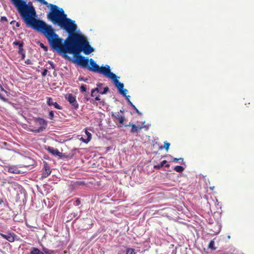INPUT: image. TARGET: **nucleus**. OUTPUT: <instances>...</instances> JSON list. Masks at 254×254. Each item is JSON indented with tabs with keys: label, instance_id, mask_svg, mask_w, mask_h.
<instances>
[{
	"label": "nucleus",
	"instance_id": "1",
	"mask_svg": "<svg viewBox=\"0 0 254 254\" xmlns=\"http://www.w3.org/2000/svg\"><path fill=\"white\" fill-rule=\"evenodd\" d=\"M26 26L43 33L47 38L51 48L58 52L65 54L81 50L80 44L82 38L80 34L75 32L68 33L69 36L64 42L63 39L55 32L52 26L47 25L42 20L35 18Z\"/></svg>",
	"mask_w": 254,
	"mask_h": 254
},
{
	"label": "nucleus",
	"instance_id": "2",
	"mask_svg": "<svg viewBox=\"0 0 254 254\" xmlns=\"http://www.w3.org/2000/svg\"><path fill=\"white\" fill-rule=\"evenodd\" d=\"M50 11L47 14V18L50 21L67 33L76 32L77 25L75 21L67 18L63 8L55 4H50Z\"/></svg>",
	"mask_w": 254,
	"mask_h": 254
},
{
	"label": "nucleus",
	"instance_id": "3",
	"mask_svg": "<svg viewBox=\"0 0 254 254\" xmlns=\"http://www.w3.org/2000/svg\"><path fill=\"white\" fill-rule=\"evenodd\" d=\"M10 0L16 7L26 25L35 18L36 12L31 3L29 2L27 4L23 0Z\"/></svg>",
	"mask_w": 254,
	"mask_h": 254
},
{
	"label": "nucleus",
	"instance_id": "4",
	"mask_svg": "<svg viewBox=\"0 0 254 254\" xmlns=\"http://www.w3.org/2000/svg\"><path fill=\"white\" fill-rule=\"evenodd\" d=\"M81 38L82 42L80 44V49L81 50H79L77 52L74 53H70L74 55L75 58V62L77 64L81 66L83 68H87L89 60L87 57H83L80 56L79 54L81 52H83L85 55H89L94 51V49L89 45V43L86 38L82 35Z\"/></svg>",
	"mask_w": 254,
	"mask_h": 254
},
{
	"label": "nucleus",
	"instance_id": "5",
	"mask_svg": "<svg viewBox=\"0 0 254 254\" xmlns=\"http://www.w3.org/2000/svg\"><path fill=\"white\" fill-rule=\"evenodd\" d=\"M36 121L38 122L39 124L41 126L38 128L32 129L31 130L35 133H40L43 131L47 127V122L44 119L38 118L36 119Z\"/></svg>",
	"mask_w": 254,
	"mask_h": 254
},
{
	"label": "nucleus",
	"instance_id": "6",
	"mask_svg": "<svg viewBox=\"0 0 254 254\" xmlns=\"http://www.w3.org/2000/svg\"><path fill=\"white\" fill-rule=\"evenodd\" d=\"M112 117L115 122L118 121L121 125H123L126 121L125 117L120 114L119 112L112 113Z\"/></svg>",
	"mask_w": 254,
	"mask_h": 254
},
{
	"label": "nucleus",
	"instance_id": "7",
	"mask_svg": "<svg viewBox=\"0 0 254 254\" xmlns=\"http://www.w3.org/2000/svg\"><path fill=\"white\" fill-rule=\"evenodd\" d=\"M90 66H87V69L91 71L97 72L99 71V66L96 63V62L92 59L89 60Z\"/></svg>",
	"mask_w": 254,
	"mask_h": 254
},
{
	"label": "nucleus",
	"instance_id": "8",
	"mask_svg": "<svg viewBox=\"0 0 254 254\" xmlns=\"http://www.w3.org/2000/svg\"><path fill=\"white\" fill-rule=\"evenodd\" d=\"M66 99L69 103L71 104L75 109H76L78 108L79 105L76 100L75 97L72 94H69Z\"/></svg>",
	"mask_w": 254,
	"mask_h": 254
},
{
	"label": "nucleus",
	"instance_id": "9",
	"mask_svg": "<svg viewBox=\"0 0 254 254\" xmlns=\"http://www.w3.org/2000/svg\"><path fill=\"white\" fill-rule=\"evenodd\" d=\"M0 236L9 242H13L15 241V234L13 233H9L8 235H4L0 233Z\"/></svg>",
	"mask_w": 254,
	"mask_h": 254
},
{
	"label": "nucleus",
	"instance_id": "10",
	"mask_svg": "<svg viewBox=\"0 0 254 254\" xmlns=\"http://www.w3.org/2000/svg\"><path fill=\"white\" fill-rule=\"evenodd\" d=\"M47 104L49 106H54L55 108L57 109L61 110L62 108L57 102H54L53 99L51 97H47Z\"/></svg>",
	"mask_w": 254,
	"mask_h": 254
},
{
	"label": "nucleus",
	"instance_id": "11",
	"mask_svg": "<svg viewBox=\"0 0 254 254\" xmlns=\"http://www.w3.org/2000/svg\"><path fill=\"white\" fill-rule=\"evenodd\" d=\"M110 71V66L108 65L106 66H101L99 67V71L97 73H101L104 74L105 76H107L109 72Z\"/></svg>",
	"mask_w": 254,
	"mask_h": 254
},
{
	"label": "nucleus",
	"instance_id": "12",
	"mask_svg": "<svg viewBox=\"0 0 254 254\" xmlns=\"http://www.w3.org/2000/svg\"><path fill=\"white\" fill-rule=\"evenodd\" d=\"M125 127H131V128L130 130V132L131 133H134L136 132H137L139 130L141 129L142 127H137L134 124H131L130 123H129L128 125H126L125 126Z\"/></svg>",
	"mask_w": 254,
	"mask_h": 254
},
{
	"label": "nucleus",
	"instance_id": "13",
	"mask_svg": "<svg viewBox=\"0 0 254 254\" xmlns=\"http://www.w3.org/2000/svg\"><path fill=\"white\" fill-rule=\"evenodd\" d=\"M8 172L10 173L19 174L21 171L18 169L16 166H10L8 167Z\"/></svg>",
	"mask_w": 254,
	"mask_h": 254
},
{
	"label": "nucleus",
	"instance_id": "14",
	"mask_svg": "<svg viewBox=\"0 0 254 254\" xmlns=\"http://www.w3.org/2000/svg\"><path fill=\"white\" fill-rule=\"evenodd\" d=\"M47 151L52 154L55 156H61V153L57 149H55L52 147L49 146L47 148Z\"/></svg>",
	"mask_w": 254,
	"mask_h": 254
},
{
	"label": "nucleus",
	"instance_id": "15",
	"mask_svg": "<svg viewBox=\"0 0 254 254\" xmlns=\"http://www.w3.org/2000/svg\"><path fill=\"white\" fill-rule=\"evenodd\" d=\"M13 45L14 46H17L19 48V50L18 51V53H22V51H24V49L23 48L24 43L23 42H20L19 41H15L12 43Z\"/></svg>",
	"mask_w": 254,
	"mask_h": 254
},
{
	"label": "nucleus",
	"instance_id": "16",
	"mask_svg": "<svg viewBox=\"0 0 254 254\" xmlns=\"http://www.w3.org/2000/svg\"><path fill=\"white\" fill-rule=\"evenodd\" d=\"M30 254H44V253L40 251L38 248L33 247L31 249Z\"/></svg>",
	"mask_w": 254,
	"mask_h": 254
},
{
	"label": "nucleus",
	"instance_id": "17",
	"mask_svg": "<svg viewBox=\"0 0 254 254\" xmlns=\"http://www.w3.org/2000/svg\"><path fill=\"white\" fill-rule=\"evenodd\" d=\"M112 79L115 83L116 81L118 80L117 79V76L114 73L111 72V71L109 72V74L106 76Z\"/></svg>",
	"mask_w": 254,
	"mask_h": 254
},
{
	"label": "nucleus",
	"instance_id": "18",
	"mask_svg": "<svg viewBox=\"0 0 254 254\" xmlns=\"http://www.w3.org/2000/svg\"><path fill=\"white\" fill-rule=\"evenodd\" d=\"M114 83L116 86L118 88L119 91H120V90H122L123 88H124V84L120 82L118 80L116 81V82Z\"/></svg>",
	"mask_w": 254,
	"mask_h": 254
},
{
	"label": "nucleus",
	"instance_id": "19",
	"mask_svg": "<svg viewBox=\"0 0 254 254\" xmlns=\"http://www.w3.org/2000/svg\"><path fill=\"white\" fill-rule=\"evenodd\" d=\"M85 133L87 135V138L86 139H84L83 138H81V139H82L84 142L87 143L91 139V134L87 130L85 131Z\"/></svg>",
	"mask_w": 254,
	"mask_h": 254
},
{
	"label": "nucleus",
	"instance_id": "20",
	"mask_svg": "<svg viewBox=\"0 0 254 254\" xmlns=\"http://www.w3.org/2000/svg\"><path fill=\"white\" fill-rule=\"evenodd\" d=\"M166 162H167L166 160H163L160 164H158L157 165H155L154 166V168L160 169L164 166V164H165L166 163Z\"/></svg>",
	"mask_w": 254,
	"mask_h": 254
},
{
	"label": "nucleus",
	"instance_id": "21",
	"mask_svg": "<svg viewBox=\"0 0 254 254\" xmlns=\"http://www.w3.org/2000/svg\"><path fill=\"white\" fill-rule=\"evenodd\" d=\"M51 170L49 168H45V171L42 173V177L44 178L47 177L51 174Z\"/></svg>",
	"mask_w": 254,
	"mask_h": 254
},
{
	"label": "nucleus",
	"instance_id": "22",
	"mask_svg": "<svg viewBox=\"0 0 254 254\" xmlns=\"http://www.w3.org/2000/svg\"><path fill=\"white\" fill-rule=\"evenodd\" d=\"M208 248L212 250H216V248L215 247V243L213 240H211L208 245Z\"/></svg>",
	"mask_w": 254,
	"mask_h": 254
},
{
	"label": "nucleus",
	"instance_id": "23",
	"mask_svg": "<svg viewBox=\"0 0 254 254\" xmlns=\"http://www.w3.org/2000/svg\"><path fill=\"white\" fill-rule=\"evenodd\" d=\"M174 170L179 173L183 172L184 170V168L181 166H176L174 168Z\"/></svg>",
	"mask_w": 254,
	"mask_h": 254
},
{
	"label": "nucleus",
	"instance_id": "24",
	"mask_svg": "<svg viewBox=\"0 0 254 254\" xmlns=\"http://www.w3.org/2000/svg\"><path fill=\"white\" fill-rule=\"evenodd\" d=\"M135 249L133 248H127L126 254H135Z\"/></svg>",
	"mask_w": 254,
	"mask_h": 254
},
{
	"label": "nucleus",
	"instance_id": "25",
	"mask_svg": "<svg viewBox=\"0 0 254 254\" xmlns=\"http://www.w3.org/2000/svg\"><path fill=\"white\" fill-rule=\"evenodd\" d=\"M130 106L133 109L136 113L139 115H141L142 114L139 111V110L136 108V107L132 104V102H130Z\"/></svg>",
	"mask_w": 254,
	"mask_h": 254
},
{
	"label": "nucleus",
	"instance_id": "26",
	"mask_svg": "<svg viewBox=\"0 0 254 254\" xmlns=\"http://www.w3.org/2000/svg\"><path fill=\"white\" fill-rule=\"evenodd\" d=\"M96 92H97V93L99 92V89L98 88H96L95 89H92V90L91 91V96H92V97L96 96V95L95 94Z\"/></svg>",
	"mask_w": 254,
	"mask_h": 254
},
{
	"label": "nucleus",
	"instance_id": "27",
	"mask_svg": "<svg viewBox=\"0 0 254 254\" xmlns=\"http://www.w3.org/2000/svg\"><path fill=\"white\" fill-rule=\"evenodd\" d=\"M170 145V143L167 141H165L164 142V148H165V150L167 152L169 150V147Z\"/></svg>",
	"mask_w": 254,
	"mask_h": 254
},
{
	"label": "nucleus",
	"instance_id": "28",
	"mask_svg": "<svg viewBox=\"0 0 254 254\" xmlns=\"http://www.w3.org/2000/svg\"><path fill=\"white\" fill-rule=\"evenodd\" d=\"M39 2H40V3L46 5L47 7H50V5L51 4L50 3H48L47 1H46L45 0H39L38 1Z\"/></svg>",
	"mask_w": 254,
	"mask_h": 254
},
{
	"label": "nucleus",
	"instance_id": "29",
	"mask_svg": "<svg viewBox=\"0 0 254 254\" xmlns=\"http://www.w3.org/2000/svg\"><path fill=\"white\" fill-rule=\"evenodd\" d=\"M119 92L123 96H126V94L127 92V90L126 89L123 88L122 90H120V91Z\"/></svg>",
	"mask_w": 254,
	"mask_h": 254
},
{
	"label": "nucleus",
	"instance_id": "30",
	"mask_svg": "<svg viewBox=\"0 0 254 254\" xmlns=\"http://www.w3.org/2000/svg\"><path fill=\"white\" fill-rule=\"evenodd\" d=\"M80 90L81 92H84L86 91V86L85 85L82 84L80 87Z\"/></svg>",
	"mask_w": 254,
	"mask_h": 254
},
{
	"label": "nucleus",
	"instance_id": "31",
	"mask_svg": "<svg viewBox=\"0 0 254 254\" xmlns=\"http://www.w3.org/2000/svg\"><path fill=\"white\" fill-rule=\"evenodd\" d=\"M108 90H109V88L108 87H105L104 88L103 91L102 92L99 91V93H100L102 94H104L106 93L108 91Z\"/></svg>",
	"mask_w": 254,
	"mask_h": 254
},
{
	"label": "nucleus",
	"instance_id": "32",
	"mask_svg": "<svg viewBox=\"0 0 254 254\" xmlns=\"http://www.w3.org/2000/svg\"><path fill=\"white\" fill-rule=\"evenodd\" d=\"M49 118L51 120H53L54 116V113L53 111H51L49 114Z\"/></svg>",
	"mask_w": 254,
	"mask_h": 254
},
{
	"label": "nucleus",
	"instance_id": "33",
	"mask_svg": "<svg viewBox=\"0 0 254 254\" xmlns=\"http://www.w3.org/2000/svg\"><path fill=\"white\" fill-rule=\"evenodd\" d=\"M8 21L7 18L5 16H1L0 18L1 22H7Z\"/></svg>",
	"mask_w": 254,
	"mask_h": 254
},
{
	"label": "nucleus",
	"instance_id": "34",
	"mask_svg": "<svg viewBox=\"0 0 254 254\" xmlns=\"http://www.w3.org/2000/svg\"><path fill=\"white\" fill-rule=\"evenodd\" d=\"M81 203L80 200L79 198H77L76 200L74 202V204L76 206L79 205Z\"/></svg>",
	"mask_w": 254,
	"mask_h": 254
},
{
	"label": "nucleus",
	"instance_id": "35",
	"mask_svg": "<svg viewBox=\"0 0 254 254\" xmlns=\"http://www.w3.org/2000/svg\"><path fill=\"white\" fill-rule=\"evenodd\" d=\"M179 160H181L182 162H183L184 159L183 158H174L172 160V161H173V162H177V161H178Z\"/></svg>",
	"mask_w": 254,
	"mask_h": 254
},
{
	"label": "nucleus",
	"instance_id": "36",
	"mask_svg": "<svg viewBox=\"0 0 254 254\" xmlns=\"http://www.w3.org/2000/svg\"><path fill=\"white\" fill-rule=\"evenodd\" d=\"M78 80H79V81H85H85H86L88 80V79H87V78H85V77H81V76H80V77H79L78 78Z\"/></svg>",
	"mask_w": 254,
	"mask_h": 254
},
{
	"label": "nucleus",
	"instance_id": "37",
	"mask_svg": "<svg viewBox=\"0 0 254 254\" xmlns=\"http://www.w3.org/2000/svg\"><path fill=\"white\" fill-rule=\"evenodd\" d=\"M0 99L4 101V102H7V99L5 98L4 97H3L1 94H0Z\"/></svg>",
	"mask_w": 254,
	"mask_h": 254
},
{
	"label": "nucleus",
	"instance_id": "38",
	"mask_svg": "<svg viewBox=\"0 0 254 254\" xmlns=\"http://www.w3.org/2000/svg\"><path fill=\"white\" fill-rule=\"evenodd\" d=\"M40 47L42 48L45 51H47L48 50V48L46 46H45L43 44H40Z\"/></svg>",
	"mask_w": 254,
	"mask_h": 254
},
{
	"label": "nucleus",
	"instance_id": "39",
	"mask_svg": "<svg viewBox=\"0 0 254 254\" xmlns=\"http://www.w3.org/2000/svg\"><path fill=\"white\" fill-rule=\"evenodd\" d=\"M47 72H48L47 69H44L42 73V76H46L47 75Z\"/></svg>",
	"mask_w": 254,
	"mask_h": 254
},
{
	"label": "nucleus",
	"instance_id": "40",
	"mask_svg": "<svg viewBox=\"0 0 254 254\" xmlns=\"http://www.w3.org/2000/svg\"><path fill=\"white\" fill-rule=\"evenodd\" d=\"M25 63L27 64H32V61L30 60H29V59H27V60H26L25 61Z\"/></svg>",
	"mask_w": 254,
	"mask_h": 254
},
{
	"label": "nucleus",
	"instance_id": "41",
	"mask_svg": "<svg viewBox=\"0 0 254 254\" xmlns=\"http://www.w3.org/2000/svg\"><path fill=\"white\" fill-rule=\"evenodd\" d=\"M18 54L21 55V59L24 60L25 57V54L24 53V51H22V53H18Z\"/></svg>",
	"mask_w": 254,
	"mask_h": 254
},
{
	"label": "nucleus",
	"instance_id": "42",
	"mask_svg": "<svg viewBox=\"0 0 254 254\" xmlns=\"http://www.w3.org/2000/svg\"><path fill=\"white\" fill-rule=\"evenodd\" d=\"M48 63L50 64L51 67L53 69H54L55 67V65H54L53 63L51 61H49Z\"/></svg>",
	"mask_w": 254,
	"mask_h": 254
},
{
	"label": "nucleus",
	"instance_id": "43",
	"mask_svg": "<svg viewBox=\"0 0 254 254\" xmlns=\"http://www.w3.org/2000/svg\"><path fill=\"white\" fill-rule=\"evenodd\" d=\"M126 96V99H127V100L128 101V103L129 105H130V102H131L130 101V100H129L130 96H129V95L127 96V95H126V96Z\"/></svg>",
	"mask_w": 254,
	"mask_h": 254
},
{
	"label": "nucleus",
	"instance_id": "44",
	"mask_svg": "<svg viewBox=\"0 0 254 254\" xmlns=\"http://www.w3.org/2000/svg\"><path fill=\"white\" fill-rule=\"evenodd\" d=\"M43 251H44V252L46 254H51V252H49L47 249H43Z\"/></svg>",
	"mask_w": 254,
	"mask_h": 254
},
{
	"label": "nucleus",
	"instance_id": "45",
	"mask_svg": "<svg viewBox=\"0 0 254 254\" xmlns=\"http://www.w3.org/2000/svg\"><path fill=\"white\" fill-rule=\"evenodd\" d=\"M95 100L96 101H99L100 100V98L99 96H96Z\"/></svg>",
	"mask_w": 254,
	"mask_h": 254
},
{
	"label": "nucleus",
	"instance_id": "46",
	"mask_svg": "<svg viewBox=\"0 0 254 254\" xmlns=\"http://www.w3.org/2000/svg\"><path fill=\"white\" fill-rule=\"evenodd\" d=\"M78 184L79 185H82L84 184V183L83 182H78Z\"/></svg>",
	"mask_w": 254,
	"mask_h": 254
},
{
	"label": "nucleus",
	"instance_id": "47",
	"mask_svg": "<svg viewBox=\"0 0 254 254\" xmlns=\"http://www.w3.org/2000/svg\"><path fill=\"white\" fill-rule=\"evenodd\" d=\"M16 26L17 27H19L20 26V24L18 22H16Z\"/></svg>",
	"mask_w": 254,
	"mask_h": 254
},
{
	"label": "nucleus",
	"instance_id": "48",
	"mask_svg": "<svg viewBox=\"0 0 254 254\" xmlns=\"http://www.w3.org/2000/svg\"><path fill=\"white\" fill-rule=\"evenodd\" d=\"M15 20H12V21H11L10 22V24H13V23H15Z\"/></svg>",
	"mask_w": 254,
	"mask_h": 254
},
{
	"label": "nucleus",
	"instance_id": "49",
	"mask_svg": "<svg viewBox=\"0 0 254 254\" xmlns=\"http://www.w3.org/2000/svg\"><path fill=\"white\" fill-rule=\"evenodd\" d=\"M165 167L167 168L170 167V165L169 164H167L165 165Z\"/></svg>",
	"mask_w": 254,
	"mask_h": 254
},
{
	"label": "nucleus",
	"instance_id": "50",
	"mask_svg": "<svg viewBox=\"0 0 254 254\" xmlns=\"http://www.w3.org/2000/svg\"><path fill=\"white\" fill-rule=\"evenodd\" d=\"M119 112H120V113H122V114H123V112H124V111H123V110H120Z\"/></svg>",
	"mask_w": 254,
	"mask_h": 254
},
{
	"label": "nucleus",
	"instance_id": "51",
	"mask_svg": "<svg viewBox=\"0 0 254 254\" xmlns=\"http://www.w3.org/2000/svg\"><path fill=\"white\" fill-rule=\"evenodd\" d=\"M0 87L1 88V90H4V89L1 85H0Z\"/></svg>",
	"mask_w": 254,
	"mask_h": 254
},
{
	"label": "nucleus",
	"instance_id": "52",
	"mask_svg": "<svg viewBox=\"0 0 254 254\" xmlns=\"http://www.w3.org/2000/svg\"><path fill=\"white\" fill-rule=\"evenodd\" d=\"M101 85V83H99V84H97V86H100Z\"/></svg>",
	"mask_w": 254,
	"mask_h": 254
},
{
	"label": "nucleus",
	"instance_id": "53",
	"mask_svg": "<svg viewBox=\"0 0 254 254\" xmlns=\"http://www.w3.org/2000/svg\"><path fill=\"white\" fill-rule=\"evenodd\" d=\"M2 202V200H0V204H1Z\"/></svg>",
	"mask_w": 254,
	"mask_h": 254
},
{
	"label": "nucleus",
	"instance_id": "54",
	"mask_svg": "<svg viewBox=\"0 0 254 254\" xmlns=\"http://www.w3.org/2000/svg\"><path fill=\"white\" fill-rule=\"evenodd\" d=\"M162 148H163V147H162V146H161V147H160V149H162Z\"/></svg>",
	"mask_w": 254,
	"mask_h": 254
}]
</instances>
